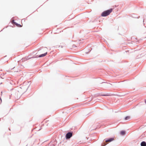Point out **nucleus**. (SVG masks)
Listing matches in <instances>:
<instances>
[{
    "mask_svg": "<svg viewBox=\"0 0 146 146\" xmlns=\"http://www.w3.org/2000/svg\"><path fill=\"white\" fill-rule=\"evenodd\" d=\"M112 11V9H110L102 12L101 16L102 17H105L109 15Z\"/></svg>",
    "mask_w": 146,
    "mask_h": 146,
    "instance_id": "f257e3e1",
    "label": "nucleus"
},
{
    "mask_svg": "<svg viewBox=\"0 0 146 146\" xmlns=\"http://www.w3.org/2000/svg\"><path fill=\"white\" fill-rule=\"evenodd\" d=\"M72 135V132H69L67 133L66 135V139L70 138Z\"/></svg>",
    "mask_w": 146,
    "mask_h": 146,
    "instance_id": "f03ea898",
    "label": "nucleus"
},
{
    "mask_svg": "<svg viewBox=\"0 0 146 146\" xmlns=\"http://www.w3.org/2000/svg\"><path fill=\"white\" fill-rule=\"evenodd\" d=\"M47 54V52H46L44 54H42L40 55L39 57H44Z\"/></svg>",
    "mask_w": 146,
    "mask_h": 146,
    "instance_id": "7ed1b4c3",
    "label": "nucleus"
},
{
    "mask_svg": "<svg viewBox=\"0 0 146 146\" xmlns=\"http://www.w3.org/2000/svg\"><path fill=\"white\" fill-rule=\"evenodd\" d=\"M141 146H146V143L145 141H142L141 143Z\"/></svg>",
    "mask_w": 146,
    "mask_h": 146,
    "instance_id": "20e7f679",
    "label": "nucleus"
},
{
    "mask_svg": "<svg viewBox=\"0 0 146 146\" xmlns=\"http://www.w3.org/2000/svg\"><path fill=\"white\" fill-rule=\"evenodd\" d=\"M113 140H114L113 138H111L109 139L106 140L105 141L106 142H111V141H113Z\"/></svg>",
    "mask_w": 146,
    "mask_h": 146,
    "instance_id": "39448f33",
    "label": "nucleus"
},
{
    "mask_svg": "<svg viewBox=\"0 0 146 146\" xmlns=\"http://www.w3.org/2000/svg\"><path fill=\"white\" fill-rule=\"evenodd\" d=\"M34 58L33 57H31L29 56L27 57L24 58L25 60H28L31 59V58Z\"/></svg>",
    "mask_w": 146,
    "mask_h": 146,
    "instance_id": "423d86ee",
    "label": "nucleus"
},
{
    "mask_svg": "<svg viewBox=\"0 0 146 146\" xmlns=\"http://www.w3.org/2000/svg\"><path fill=\"white\" fill-rule=\"evenodd\" d=\"M125 132L124 131H122L120 132V134L121 135H125Z\"/></svg>",
    "mask_w": 146,
    "mask_h": 146,
    "instance_id": "0eeeda50",
    "label": "nucleus"
},
{
    "mask_svg": "<svg viewBox=\"0 0 146 146\" xmlns=\"http://www.w3.org/2000/svg\"><path fill=\"white\" fill-rule=\"evenodd\" d=\"M130 118V116H127L125 118V120H127L129 119Z\"/></svg>",
    "mask_w": 146,
    "mask_h": 146,
    "instance_id": "6e6552de",
    "label": "nucleus"
},
{
    "mask_svg": "<svg viewBox=\"0 0 146 146\" xmlns=\"http://www.w3.org/2000/svg\"><path fill=\"white\" fill-rule=\"evenodd\" d=\"M109 95L108 94H102L101 95V96H108Z\"/></svg>",
    "mask_w": 146,
    "mask_h": 146,
    "instance_id": "1a4fd4ad",
    "label": "nucleus"
},
{
    "mask_svg": "<svg viewBox=\"0 0 146 146\" xmlns=\"http://www.w3.org/2000/svg\"><path fill=\"white\" fill-rule=\"evenodd\" d=\"M15 25H17V26H18L19 25H20V27H21V26L20 25H19V24H17V23H16V24H15Z\"/></svg>",
    "mask_w": 146,
    "mask_h": 146,
    "instance_id": "9d476101",
    "label": "nucleus"
},
{
    "mask_svg": "<svg viewBox=\"0 0 146 146\" xmlns=\"http://www.w3.org/2000/svg\"><path fill=\"white\" fill-rule=\"evenodd\" d=\"M12 23H13V24H16V22H15L14 21H13V22H12Z\"/></svg>",
    "mask_w": 146,
    "mask_h": 146,
    "instance_id": "9b49d317",
    "label": "nucleus"
},
{
    "mask_svg": "<svg viewBox=\"0 0 146 146\" xmlns=\"http://www.w3.org/2000/svg\"><path fill=\"white\" fill-rule=\"evenodd\" d=\"M2 78L1 77H0V84L2 83V82H1V80L2 79Z\"/></svg>",
    "mask_w": 146,
    "mask_h": 146,
    "instance_id": "f8f14e48",
    "label": "nucleus"
},
{
    "mask_svg": "<svg viewBox=\"0 0 146 146\" xmlns=\"http://www.w3.org/2000/svg\"><path fill=\"white\" fill-rule=\"evenodd\" d=\"M0 99L1 100V97H0Z\"/></svg>",
    "mask_w": 146,
    "mask_h": 146,
    "instance_id": "ddd939ff",
    "label": "nucleus"
},
{
    "mask_svg": "<svg viewBox=\"0 0 146 146\" xmlns=\"http://www.w3.org/2000/svg\"><path fill=\"white\" fill-rule=\"evenodd\" d=\"M145 103H146V101H145Z\"/></svg>",
    "mask_w": 146,
    "mask_h": 146,
    "instance_id": "4468645a",
    "label": "nucleus"
},
{
    "mask_svg": "<svg viewBox=\"0 0 146 146\" xmlns=\"http://www.w3.org/2000/svg\"><path fill=\"white\" fill-rule=\"evenodd\" d=\"M18 26H19V27H20V25H19Z\"/></svg>",
    "mask_w": 146,
    "mask_h": 146,
    "instance_id": "2eb2a0df",
    "label": "nucleus"
}]
</instances>
